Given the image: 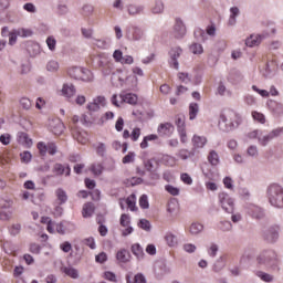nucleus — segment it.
I'll return each mask as SVG.
<instances>
[{"mask_svg":"<svg viewBox=\"0 0 283 283\" xmlns=\"http://www.w3.org/2000/svg\"><path fill=\"white\" fill-rule=\"evenodd\" d=\"M242 125V116L235 111H227L220 115L219 128L221 132H233Z\"/></svg>","mask_w":283,"mask_h":283,"instance_id":"f257e3e1","label":"nucleus"},{"mask_svg":"<svg viewBox=\"0 0 283 283\" xmlns=\"http://www.w3.org/2000/svg\"><path fill=\"white\" fill-rule=\"evenodd\" d=\"M256 262L260 266H268L269 269H275L280 260L277 259V252L275 250H263L256 256Z\"/></svg>","mask_w":283,"mask_h":283,"instance_id":"f03ea898","label":"nucleus"},{"mask_svg":"<svg viewBox=\"0 0 283 283\" xmlns=\"http://www.w3.org/2000/svg\"><path fill=\"white\" fill-rule=\"evenodd\" d=\"M268 199L272 207L283 209V188L277 184H273L268 188Z\"/></svg>","mask_w":283,"mask_h":283,"instance_id":"7ed1b4c3","label":"nucleus"},{"mask_svg":"<svg viewBox=\"0 0 283 283\" xmlns=\"http://www.w3.org/2000/svg\"><path fill=\"white\" fill-rule=\"evenodd\" d=\"M132 81V84L128 86L130 90H134L136 85H138V78L135 75H129L126 78L123 76V71L117 70L115 73H113L111 77V82L114 85V87H125L127 83Z\"/></svg>","mask_w":283,"mask_h":283,"instance_id":"20e7f679","label":"nucleus"},{"mask_svg":"<svg viewBox=\"0 0 283 283\" xmlns=\"http://www.w3.org/2000/svg\"><path fill=\"white\" fill-rule=\"evenodd\" d=\"M219 201L223 211H226L227 213H233L234 202H233V198H231L229 193L220 192Z\"/></svg>","mask_w":283,"mask_h":283,"instance_id":"39448f33","label":"nucleus"},{"mask_svg":"<svg viewBox=\"0 0 283 283\" xmlns=\"http://www.w3.org/2000/svg\"><path fill=\"white\" fill-rule=\"evenodd\" d=\"M280 238V233L277 232V227H270L263 230V239L269 244H275L277 239Z\"/></svg>","mask_w":283,"mask_h":283,"instance_id":"423d86ee","label":"nucleus"},{"mask_svg":"<svg viewBox=\"0 0 283 283\" xmlns=\"http://www.w3.org/2000/svg\"><path fill=\"white\" fill-rule=\"evenodd\" d=\"M283 133V128H275L272 132H270L268 135H264L261 137H259V145H261L262 147H266V145H269V143H271V140H273V138H277L279 136H282Z\"/></svg>","mask_w":283,"mask_h":283,"instance_id":"0eeeda50","label":"nucleus"},{"mask_svg":"<svg viewBox=\"0 0 283 283\" xmlns=\"http://www.w3.org/2000/svg\"><path fill=\"white\" fill-rule=\"evenodd\" d=\"M172 34L175 39H185V35L187 34V27L185 25V22H182L180 18H177L175 20Z\"/></svg>","mask_w":283,"mask_h":283,"instance_id":"6e6552de","label":"nucleus"},{"mask_svg":"<svg viewBox=\"0 0 283 283\" xmlns=\"http://www.w3.org/2000/svg\"><path fill=\"white\" fill-rule=\"evenodd\" d=\"M182 54V49L180 46H175L169 51V65L170 67H174V70H178L179 63L178 59H180V55Z\"/></svg>","mask_w":283,"mask_h":283,"instance_id":"1a4fd4ad","label":"nucleus"},{"mask_svg":"<svg viewBox=\"0 0 283 283\" xmlns=\"http://www.w3.org/2000/svg\"><path fill=\"white\" fill-rule=\"evenodd\" d=\"M247 213L254 218V220H262L264 218V210L256 205L250 203L247 207Z\"/></svg>","mask_w":283,"mask_h":283,"instance_id":"9d476101","label":"nucleus"},{"mask_svg":"<svg viewBox=\"0 0 283 283\" xmlns=\"http://www.w3.org/2000/svg\"><path fill=\"white\" fill-rule=\"evenodd\" d=\"M126 11L129 17H140V14H145V6L136 4V3H128L126 6Z\"/></svg>","mask_w":283,"mask_h":283,"instance_id":"9b49d317","label":"nucleus"},{"mask_svg":"<svg viewBox=\"0 0 283 283\" xmlns=\"http://www.w3.org/2000/svg\"><path fill=\"white\" fill-rule=\"evenodd\" d=\"M275 70H277V62L275 60L268 61L263 70V76L271 78L275 74Z\"/></svg>","mask_w":283,"mask_h":283,"instance_id":"f8f14e48","label":"nucleus"},{"mask_svg":"<svg viewBox=\"0 0 283 283\" xmlns=\"http://www.w3.org/2000/svg\"><path fill=\"white\" fill-rule=\"evenodd\" d=\"M52 172L55 176H70V174H72V168H70V166H65L63 164H54Z\"/></svg>","mask_w":283,"mask_h":283,"instance_id":"ddd939ff","label":"nucleus"},{"mask_svg":"<svg viewBox=\"0 0 283 283\" xmlns=\"http://www.w3.org/2000/svg\"><path fill=\"white\" fill-rule=\"evenodd\" d=\"M119 103H127L128 105H136L138 103V95L134 93H120Z\"/></svg>","mask_w":283,"mask_h":283,"instance_id":"4468645a","label":"nucleus"},{"mask_svg":"<svg viewBox=\"0 0 283 283\" xmlns=\"http://www.w3.org/2000/svg\"><path fill=\"white\" fill-rule=\"evenodd\" d=\"M11 207L12 200H9L7 203L2 205V210H0V220L6 222L12 218V210H10Z\"/></svg>","mask_w":283,"mask_h":283,"instance_id":"2eb2a0df","label":"nucleus"},{"mask_svg":"<svg viewBox=\"0 0 283 283\" xmlns=\"http://www.w3.org/2000/svg\"><path fill=\"white\" fill-rule=\"evenodd\" d=\"M174 124L164 123L158 126L157 132L159 136H171V134H174Z\"/></svg>","mask_w":283,"mask_h":283,"instance_id":"dca6fc26","label":"nucleus"},{"mask_svg":"<svg viewBox=\"0 0 283 283\" xmlns=\"http://www.w3.org/2000/svg\"><path fill=\"white\" fill-rule=\"evenodd\" d=\"M264 39H266L264 34L251 35L245 40V45L248 48H255V45H260Z\"/></svg>","mask_w":283,"mask_h":283,"instance_id":"f3484780","label":"nucleus"},{"mask_svg":"<svg viewBox=\"0 0 283 283\" xmlns=\"http://www.w3.org/2000/svg\"><path fill=\"white\" fill-rule=\"evenodd\" d=\"M224 266H227V254H223L216 260L212 265V271H214V273H220Z\"/></svg>","mask_w":283,"mask_h":283,"instance_id":"a211bd4d","label":"nucleus"},{"mask_svg":"<svg viewBox=\"0 0 283 283\" xmlns=\"http://www.w3.org/2000/svg\"><path fill=\"white\" fill-rule=\"evenodd\" d=\"M132 258V254L129 253V250L122 249L116 253V260L118 262H122L123 264H126V262H129Z\"/></svg>","mask_w":283,"mask_h":283,"instance_id":"6ab92c4d","label":"nucleus"},{"mask_svg":"<svg viewBox=\"0 0 283 283\" xmlns=\"http://www.w3.org/2000/svg\"><path fill=\"white\" fill-rule=\"evenodd\" d=\"M177 158H180L181 160H189V158H193V156H196V150L195 149H180L178 150V153L176 154Z\"/></svg>","mask_w":283,"mask_h":283,"instance_id":"aec40b11","label":"nucleus"},{"mask_svg":"<svg viewBox=\"0 0 283 283\" xmlns=\"http://www.w3.org/2000/svg\"><path fill=\"white\" fill-rule=\"evenodd\" d=\"M76 94V87H74V84H64L62 87V96H65V98H72Z\"/></svg>","mask_w":283,"mask_h":283,"instance_id":"412c9836","label":"nucleus"},{"mask_svg":"<svg viewBox=\"0 0 283 283\" xmlns=\"http://www.w3.org/2000/svg\"><path fill=\"white\" fill-rule=\"evenodd\" d=\"M192 145H193L192 149H195V150L202 149V147H205V145H207V137L195 135L192 137Z\"/></svg>","mask_w":283,"mask_h":283,"instance_id":"4be33fe9","label":"nucleus"},{"mask_svg":"<svg viewBox=\"0 0 283 283\" xmlns=\"http://www.w3.org/2000/svg\"><path fill=\"white\" fill-rule=\"evenodd\" d=\"M67 74L69 76H71V78H74L75 81H80L81 75L83 74V67L81 66L70 67L67 71Z\"/></svg>","mask_w":283,"mask_h":283,"instance_id":"5701e85b","label":"nucleus"},{"mask_svg":"<svg viewBox=\"0 0 283 283\" xmlns=\"http://www.w3.org/2000/svg\"><path fill=\"white\" fill-rule=\"evenodd\" d=\"M238 17H240V8L238 7H232L230 8V18L228 21V25H235L238 22Z\"/></svg>","mask_w":283,"mask_h":283,"instance_id":"b1692460","label":"nucleus"},{"mask_svg":"<svg viewBox=\"0 0 283 283\" xmlns=\"http://www.w3.org/2000/svg\"><path fill=\"white\" fill-rule=\"evenodd\" d=\"M132 253L137 258V260H145V251L143 250V247H140V244H133Z\"/></svg>","mask_w":283,"mask_h":283,"instance_id":"393cba45","label":"nucleus"},{"mask_svg":"<svg viewBox=\"0 0 283 283\" xmlns=\"http://www.w3.org/2000/svg\"><path fill=\"white\" fill-rule=\"evenodd\" d=\"M94 211L95 208L93 202L85 203L82 210L83 218H92V216H94Z\"/></svg>","mask_w":283,"mask_h":283,"instance_id":"a878e982","label":"nucleus"},{"mask_svg":"<svg viewBox=\"0 0 283 283\" xmlns=\"http://www.w3.org/2000/svg\"><path fill=\"white\" fill-rule=\"evenodd\" d=\"M202 231H205V226L200 222H193L189 228V233H191V235H200Z\"/></svg>","mask_w":283,"mask_h":283,"instance_id":"bb28decb","label":"nucleus"},{"mask_svg":"<svg viewBox=\"0 0 283 283\" xmlns=\"http://www.w3.org/2000/svg\"><path fill=\"white\" fill-rule=\"evenodd\" d=\"M101 67H102V72L104 74V76H109V74H115L116 72H114V63L112 62H106V63H103L101 62Z\"/></svg>","mask_w":283,"mask_h":283,"instance_id":"cd10ccee","label":"nucleus"},{"mask_svg":"<svg viewBox=\"0 0 283 283\" xmlns=\"http://www.w3.org/2000/svg\"><path fill=\"white\" fill-rule=\"evenodd\" d=\"M151 12L153 14H163L165 12V2L163 0H155Z\"/></svg>","mask_w":283,"mask_h":283,"instance_id":"c85d7f7f","label":"nucleus"},{"mask_svg":"<svg viewBox=\"0 0 283 283\" xmlns=\"http://www.w3.org/2000/svg\"><path fill=\"white\" fill-rule=\"evenodd\" d=\"M71 129L73 132L74 138H76L77 143H81V145H85L87 143V134L86 133H81L78 130H74V126H71Z\"/></svg>","mask_w":283,"mask_h":283,"instance_id":"c756f323","label":"nucleus"},{"mask_svg":"<svg viewBox=\"0 0 283 283\" xmlns=\"http://www.w3.org/2000/svg\"><path fill=\"white\" fill-rule=\"evenodd\" d=\"M62 273H65L69 277H72V280H78V270L72 266L62 268Z\"/></svg>","mask_w":283,"mask_h":283,"instance_id":"7c9ffc66","label":"nucleus"},{"mask_svg":"<svg viewBox=\"0 0 283 283\" xmlns=\"http://www.w3.org/2000/svg\"><path fill=\"white\" fill-rule=\"evenodd\" d=\"M27 51L30 56H39V54H41V46L39 43H31L28 45Z\"/></svg>","mask_w":283,"mask_h":283,"instance_id":"2f4dec72","label":"nucleus"},{"mask_svg":"<svg viewBox=\"0 0 283 283\" xmlns=\"http://www.w3.org/2000/svg\"><path fill=\"white\" fill-rule=\"evenodd\" d=\"M80 81H84V83H92V81H94V74L87 69H82Z\"/></svg>","mask_w":283,"mask_h":283,"instance_id":"473e14b6","label":"nucleus"},{"mask_svg":"<svg viewBox=\"0 0 283 283\" xmlns=\"http://www.w3.org/2000/svg\"><path fill=\"white\" fill-rule=\"evenodd\" d=\"M165 240H166V244H168V247H177L178 245V237H176L171 232L166 233Z\"/></svg>","mask_w":283,"mask_h":283,"instance_id":"72a5a7b5","label":"nucleus"},{"mask_svg":"<svg viewBox=\"0 0 283 283\" xmlns=\"http://www.w3.org/2000/svg\"><path fill=\"white\" fill-rule=\"evenodd\" d=\"M198 112H200V106H198V103H191L189 105V118H190V120H195V118L198 116Z\"/></svg>","mask_w":283,"mask_h":283,"instance_id":"f704fd0d","label":"nucleus"},{"mask_svg":"<svg viewBox=\"0 0 283 283\" xmlns=\"http://www.w3.org/2000/svg\"><path fill=\"white\" fill-rule=\"evenodd\" d=\"M195 39L199 41V43H205L207 41V32L202 29L195 30Z\"/></svg>","mask_w":283,"mask_h":283,"instance_id":"c9c22d12","label":"nucleus"},{"mask_svg":"<svg viewBox=\"0 0 283 283\" xmlns=\"http://www.w3.org/2000/svg\"><path fill=\"white\" fill-rule=\"evenodd\" d=\"M55 196L60 201V205H65V202H67V193L65 192V190H63V188H59L55 191Z\"/></svg>","mask_w":283,"mask_h":283,"instance_id":"e433bc0d","label":"nucleus"},{"mask_svg":"<svg viewBox=\"0 0 283 283\" xmlns=\"http://www.w3.org/2000/svg\"><path fill=\"white\" fill-rule=\"evenodd\" d=\"M59 62L55 61V60H50L48 63H46V70L48 72H52L53 74H55V72H59Z\"/></svg>","mask_w":283,"mask_h":283,"instance_id":"4c0bfd02","label":"nucleus"},{"mask_svg":"<svg viewBox=\"0 0 283 283\" xmlns=\"http://www.w3.org/2000/svg\"><path fill=\"white\" fill-rule=\"evenodd\" d=\"M208 161L210 165L216 166L218 163H220V157L218 156V153L216 150H211L208 155Z\"/></svg>","mask_w":283,"mask_h":283,"instance_id":"58836bf2","label":"nucleus"},{"mask_svg":"<svg viewBox=\"0 0 283 283\" xmlns=\"http://www.w3.org/2000/svg\"><path fill=\"white\" fill-rule=\"evenodd\" d=\"M256 277H260L262 282H273V275L265 273L263 271H256L255 272Z\"/></svg>","mask_w":283,"mask_h":283,"instance_id":"ea45409f","label":"nucleus"},{"mask_svg":"<svg viewBox=\"0 0 283 283\" xmlns=\"http://www.w3.org/2000/svg\"><path fill=\"white\" fill-rule=\"evenodd\" d=\"M143 36H145V32L143 31V29H140L138 27H134L133 28V41H140V39H143Z\"/></svg>","mask_w":283,"mask_h":283,"instance_id":"a19ab883","label":"nucleus"},{"mask_svg":"<svg viewBox=\"0 0 283 283\" xmlns=\"http://www.w3.org/2000/svg\"><path fill=\"white\" fill-rule=\"evenodd\" d=\"M270 107H271L272 112H274V114H276L277 116H280V114L283 113V105L281 103L271 102Z\"/></svg>","mask_w":283,"mask_h":283,"instance_id":"79ce46f5","label":"nucleus"},{"mask_svg":"<svg viewBox=\"0 0 283 283\" xmlns=\"http://www.w3.org/2000/svg\"><path fill=\"white\" fill-rule=\"evenodd\" d=\"M104 169L103 164H93L91 166V171L94 174V176H101Z\"/></svg>","mask_w":283,"mask_h":283,"instance_id":"37998d69","label":"nucleus"},{"mask_svg":"<svg viewBox=\"0 0 283 283\" xmlns=\"http://www.w3.org/2000/svg\"><path fill=\"white\" fill-rule=\"evenodd\" d=\"M82 14H83V17H92V14H94V6L84 4L82 7Z\"/></svg>","mask_w":283,"mask_h":283,"instance_id":"c03bdc74","label":"nucleus"},{"mask_svg":"<svg viewBox=\"0 0 283 283\" xmlns=\"http://www.w3.org/2000/svg\"><path fill=\"white\" fill-rule=\"evenodd\" d=\"M220 231H231L233 229V224L231 223V221H221L218 224Z\"/></svg>","mask_w":283,"mask_h":283,"instance_id":"a18cd8bd","label":"nucleus"},{"mask_svg":"<svg viewBox=\"0 0 283 283\" xmlns=\"http://www.w3.org/2000/svg\"><path fill=\"white\" fill-rule=\"evenodd\" d=\"M138 227L144 231H151V223L147 219H140L138 222Z\"/></svg>","mask_w":283,"mask_h":283,"instance_id":"49530a36","label":"nucleus"},{"mask_svg":"<svg viewBox=\"0 0 283 283\" xmlns=\"http://www.w3.org/2000/svg\"><path fill=\"white\" fill-rule=\"evenodd\" d=\"M46 45L51 52H54V50H56V39H54L53 35L48 36Z\"/></svg>","mask_w":283,"mask_h":283,"instance_id":"de8ad7c7","label":"nucleus"},{"mask_svg":"<svg viewBox=\"0 0 283 283\" xmlns=\"http://www.w3.org/2000/svg\"><path fill=\"white\" fill-rule=\"evenodd\" d=\"M219 250L220 248L218 247V244L211 243L208 249V255H210V258H216L218 255Z\"/></svg>","mask_w":283,"mask_h":283,"instance_id":"09e8293b","label":"nucleus"},{"mask_svg":"<svg viewBox=\"0 0 283 283\" xmlns=\"http://www.w3.org/2000/svg\"><path fill=\"white\" fill-rule=\"evenodd\" d=\"M190 52H192V54H202V52H203L202 44L192 43L190 45Z\"/></svg>","mask_w":283,"mask_h":283,"instance_id":"8fccbe9b","label":"nucleus"},{"mask_svg":"<svg viewBox=\"0 0 283 283\" xmlns=\"http://www.w3.org/2000/svg\"><path fill=\"white\" fill-rule=\"evenodd\" d=\"M18 36H22V39H27L28 36H32V30L30 29H18L15 30Z\"/></svg>","mask_w":283,"mask_h":283,"instance_id":"3c124183","label":"nucleus"},{"mask_svg":"<svg viewBox=\"0 0 283 283\" xmlns=\"http://www.w3.org/2000/svg\"><path fill=\"white\" fill-rule=\"evenodd\" d=\"M126 205L130 211H134L136 209V196L132 195L126 199Z\"/></svg>","mask_w":283,"mask_h":283,"instance_id":"603ef678","label":"nucleus"},{"mask_svg":"<svg viewBox=\"0 0 283 283\" xmlns=\"http://www.w3.org/2000/svg\"><path fill=\"white\" fill-rule=\"evenodd\" d=\"M252 117L258 122L264 125L266 123V118L264 117V114L259 113V112H252Z\"/></svg>","mask_w":283,"mask_h":283,"instance_id":"864d4df0","label":"nucleus"},{"mask_svg":"<svg viewBox=\"0 0 283 283\" xmlns=\"http://www.w3.org/2000/svg\"><path fill=\"white\" fill-rule=\"evenodd\" d=\"M23 10H25V12H30V14H34L36 13V6L32 2H27L23 4Z\"/></svg>","mask_w":283,"mask_h":283,"instance_id":"5fc2aeb1","label":"nucleus"},{"mask_svg":"<svg viewBox=\"0 0 283 283\" xmlns=\"http://www.w3.org/2000/svg\"><path fill=\"white\" fill-rule=\"evenodd\" d=\"M139 207L142 209H149V199L147 198V195H143L139 198Z\"/></svg>","mask_w":283,"mask_h":283,"instance_id":"6e6d98bb","label":"nucleus"},{"mask_svg":"<svg viewBox=\"0 0 283 283\" xmlns=\"http://www.w3.org/2000/svg\"><path fill=\"white\" fill-rule=\"evenodd\" d=\"M165 189L168 193H170V196H179L180 195V189H178L177 187H174L171 185L165 186Z\"/></svg>","mask_w":283,"mask_h":283,"instance_id":"4d7b16f0","label":"nucleus"},{"mask_svg":"<svg viewBox=\"0 0 283 283\" xmlns=\"http://www.w3.org/2000/svg\"><path fill=\"white\" fill-rule=\"evenodd\" d=\"M97 156H105V151H107V148L104 143H98L95 147Z\"/></svg>","mask_w":283,"mask_h":283,"instance_id":"13d9d810","label":"nucleus"},{"mask_svg":"<svg viewBox=\"0 0 283 283\" xmlns=\"http://www.w3.org/2000/svg\"><path fill=\"white\" fill-rule=\"evenodd\" d=\"M20 142L27 145V147H32V139L25 133H21Z\"/></svg>","mask_w":283,"mask_h":283,"instance_id":"bf43d9fd","label":"nucleus"},{"mask_svg":"<svg viewBox=\"0 0 283 283\" xmlns=\"http://www.w3.org/2000/svg\"><path fill=\"white\" fill-rule=\"evenodd\" d=\"M20 105L23 109H30V107H32V101L28 97H22L20 99Z\"/></svg>","mask_w":283,"mask_h":283,"instance_id":"052dcab7","label":"nucleus"},{"mask_svg":"<svg viewBox=\"0 0 283 283\" xmlns=\"http://www.w3.org/2000/svg\"><path fill=\"white\" fill-rule=\"evenodd\" d=\"M29 251L34 255H39V253H41V245L39 243H31L29 247Z\"/></svg>","mask_w":283,"mask_h":283,"instance_id":"680f3d73","label":"nucleus"},{"mask_svg":"<svg viewBox=\"0 0 283 283\" xmlns=\"http://www.w3.org/2000/svg\"><path fill=\"white\" fill-rule=\"evenodd\" d=\"M168 213H176L178 211V202L176 201H169L167 207Z\"/></svg>","mask_w":283,"mask_h":283,"instance_id":"e2e57ef3","label":"nucleus"},{"mask_svg":"<svg viewBox=\"0 0 283 283\" xmlns=\"http://www.w3.org/2000/svg\"><path fill=\"white\" fill-rule=\"evenodd\" d=\"M248 156H251L252 158H258L259 151L258 146H250L247 150Z\"/></svg>","mask_w":283,"mask_h":283,"instance_id":"0e129e2a","label":"nucleus"},{"mask_svg":"<svg viewBox=\"0 0 283 283\" xmlns=\"http://www.w3.org/2000/svg\"><path fill=\"white\" fill-rule=\"evenodd\" d=\"M140 138V128H134L132 134H130V139L133 143H136Z\"/></svg>","mask_w":283,"mask_h":283,"instance_id":"69168bd1","label":"nucleus"},{"mask_svg":"<svg viewBox=\"0 0 283 283\" xmlns=\"http://www.w3.org/2000/svg\"><path fill=\"white\" fill-rule=\"evenodd\" d=\"M144 167L146 169V171H154V159H147V160H144Z\"/></svg>","mask_w":283,"mask_h":283,"instance_id":"338daca9","label":"nucleus"},{"mask_svg":"<svg viewBox=\"0 0 283 283\" xmlns=\"http://www.w3.org/2000/svg\"><path fill=\"white\" fill-rule=\"evenodd\" d=\"M196 244L193 243L184 244V251H186V253H196Z\"/></svg>","mask_w":283,"mask_h":283,"instance_id":"774afa93","label":"nucleus"}]
</instances>
